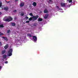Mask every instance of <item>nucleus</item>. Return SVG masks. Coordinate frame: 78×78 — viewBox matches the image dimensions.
<instances>
[{"instance_id":"nucleus-29","label":"nucleus","mask_w":78,"mask_h":78,"mask_svg":"<svg viewBox=\"0 0 78 78\" xmlns=\"http://www.w3.org/2000/svg\"><path fill=\"white\" fill-rule=\"evenodd\" d=\"M29 22H30V21H26V23H28Z\"/></svg>"},{"instance_id":"nucleus-15","label":"nucleus","mask_w":78,"mask_h":78,"mask_svg":"<svg viewBox=\"0 0 78 78\" xmlns=\"http://www.w3.org/2000/svg\"><path fill=\"white\" fill-rule=\"evenodd\" d=\"M12 26H16V23H12Z\"/></svg>"},{"instance_id":"nucleus-24","label":"nucleus","mask_w":78,"mask_h":78,"mask_svg":"<svg viewBox=\"0 0 78 78\" xmlns=\"http://www.w3.org/2000/svg\"><path fill=\"white\" fill-rule=\"evenodd\" d=\"M21 16H24V13L22 12L20 14Z\"/></svg>"},{"instance_id":"nucleus-38","label":"nucleus","mask_w":78,"mask_h":78,"mask_svg":"<svg viewBox=\"0 0 78 78\" xmlns=\"http://www.w3.org/2000/svg\"><path fill=\"white\" fill-rule=\"evenodd\" d=\"M7 3H9V2L8 1V2H7Z\"/></svg>"},{"instance_id":"nucleus-3","label":"nucleus","mask_w":78,"mask_h":78,"mask_svg":"<svg viewBox=\"0 0 78 78\" xmlns=\"http://www.w3.org/2000/svg\"><path fill=\"white\" fill-rule=\"evenodd\" d=\"M33 39L34 40V41L35 42L36 41H37V37L36 36H33Z\"/></svg>"},{"instance_id":"nucleus-4","label":"nucleus","mask_w":78,"mask_h":78,"mask_svg":"<svg viewBox=\"0 0 78 78\" xmlns=\"http://www.w3.org/2000/svg\"><path fill=\"white\" fill-rule=\"evenodd\" d=\"M61 5L62 7H65L66 6V4L64 3H61Z\"/></svg>"},{"instance_id":"nucleus-18","label":"nucleus","mask_w":78,"mask_h":78,"mask_svg":"<svg viewBox=\"0 0 78 78\" xmlns=\"http://www.w3.org/2000/svg\"><path fill=\"white\" fill-rule=\"evenodd\" d=\"M6 55H3V58H6Z\"/></svg>"},{"instance_id":"nucleus-23","label":"nucleus","mask_w":78,"mask_h":78,"mask_svg":"<svg viewBox=\"0 0 78 78\" xmlns=\"http://www.w3.org/2000/svg\"><path fill=\"white\" fill-rule=\"evenodd\" d=\"M0 28H3V27H4L3 25V24L0 25Z\"/></svg>"},{"instance_id":"nucleus-37","label":"nucleus","mask_w":78,"mask_h":78,"mask_svg":"<svg viewBox=\"0 0 78 78\" xmlns=\"http://www.w3.org/2000/svg\"><path fill=\"white\" fill-rule=\"evenodd\" d=\"M2 12H0V15H1V14H2Z\"/></svg>"},{"instance_id":"nucleus-27","label":"nucleus","mask_w":78,"mask_h":78,"mask_svg":"<svg viewBox=\"0 0 78 78\" xmlns=\"http://www.w3.org/2000/svg\"><path fill=\"white\" fill-rule=\"evenodd\" d=\"M33 26H34V27H36V26H37V24L35 23V24H34Z\"/></svg>"},{"instance_id":"nucleus-33","label":"nucleus","mask_w":78,"mask_h":78,"mask_svg":"<svg viewBox=\"0 0 78 78\" xmlns=\"http://www.w3.org/2000/svg\"><path fill=\"white\" fill-rule=\"evenodd\" d=\"M2 45V42H0V46H1Z\"/></svg>"},{"instance_id":"nucleus-16","label":"nucleus","mask_w":78,"mask_h":78,"mask_svg":"<svg viewBox=\"0 0 78 78\" xmlns=\"http://www.w3.org/2000/svg\"><path fill=\"white\" fill-rule=\"evenodd\" d=\"M27 36H28L29 37H31V35L30 34L28 33L27 34Z\"/></svg>"},{"instance_id":"nucleus-28","label":"nucleus","mask_w":78,"mask_h":78,"mask_svg":"<svg viewBox=\"0 0 78 78\" xmlns=\"http://www.w3.org/2000/svg\"><path fill=\"white\" fill-rule=\"evenodd\" d=\"M13 12H17V10H14V11H13Z\"/></svg>"},{"instance_id":"nucleus-7","label":"nucleus","mask_w":78,"mask_h":78,"mask_svg":"<svg viewBox=\"0 0 78 78\" xmlns=\"http://www.w3.org/2000/svg\"><path fill=\"white\" fill-rule=\"evenodd\" d=\"M48 16V14H46L44 16V19H47Z\"/></svg>"},{"instance_id":"nucleus-35","label":"nucleus","mask_w":78,"mask_h":78,"mask_svg":"<svg viewBox=\"0 0 78 78\" xmlns=\"http://www.w3.org/2000/svg\"><path fill=\"white\" fill-rule=\"evenodd\" d=\"M49 2H52L51 0H49Z\"/></svg>"},{"instance_id":"nucleus-8","label":"nucleus","mask_w":78,"mask_h":78,"mask_svg":"<svg viewBox=\"0 0 78 78\" xmlns=\"http://www.w3.org/2000/svg\"><path fill=\"white\" fill-rule=\"evenodd\" d=\"M4 9L5 11H8V7H5L4 8Z\"/></svg>"},{"instance_id":"nucleus-14","label":"nucleus","mask_w":78,"mask_h":78,"mask_svg":"<svg viewBox=\"0 0 78 78\" xmlns=\"http://www.w3.org/2000/svg\"><path fill=\"white\" fill-rule=\"evenodd\" d=\"M8 19L9 20H10V21L12 20V18L10 16L9 17Z\"/></svg>"},{"instance_id":"nucleus-34","label":"nucleus","mask_w":78,"mask_h":78,"mask_svg":"<svg viewBox=\"0 0 78 78\" xmlns=\"http://www.w3.org/2000/svg\"><path fill=\"white\" fill-rule=\"evenodd\" d=\"M2 67L1 66H0V69H2Z\"/></svg>"},{"instance_id":"nucleus-13","label":"nucleus","mask_w":78,"mask_h":78,"mask_svg":"<svg viewBox=\"0 0 78 78\" xmlns=\"http://www.w3.org/2000/svg\"><path fill=\"white\" fill-rule=\"evenodd\" d=\"M5 52H6V50H4L2 51V55H3V54H5Z\"/></svg>"},{"instance_id":"nucleus-32","label":"nucleus","mask_w":78,"mask_h":78,"mask_svg":"<svg viewBox=\"0 0 78 78\" xmlns=\"http://www.w3.org/2000/svg\"><path fill=\"white\" fill-rule=\"evenodd\" d=\"M19 2V0H15V2Z\"/></svg>"},{"instance_id":"nucleus-12","label":"nucleus","mask_w":78,"mask_h":78,"mask_svg":"<svg viewBox=\"0 0 78 78\" xmlns=\"http://www.w3.org/2000/svg\"><path fill=\"white\" fill-rule=\"evenodd\" d=\"M2 38L4 39H5V41H8V38L6 37H2Z\"/></svg>"},{"instance_id":"nucleus-21","label":"nucleus","mask_w":78,"mask_h":78,"mask_svg":"<svg viewBox=\"0 0 78 78\" xmlns=\"http://www.w3.org/2000/svg\"><path fill=\"white\" fill-rule=\"evenodd\" d=\"M10 32H11V30H9L7 31V33H10Z\"/></svg>"},{"instance_id":"nucleus-9","label":"nucleus","mask_w":78,"mask_h":78,"mask_svg":"<svg viewBox=\"0 0 78 78\" xmlns=\"http://www.w3.org/2000/svg\"><path fill=\"white\" fill-rule=\"evenodd\" d=\"M48 11L47 9H45L44 11V13H48Z\"/></svg>"},{"instance_id":"nucleus-1","label":"nucleus","mask_w":78,"mask_h":78,"mask_svg":"<svg viewBox=\"0 0 78 78\" xmlns=\"http://www.w3.org/2000/svg\"><path fill=\"white\" fill-rule=\"evenodd\" d=\"M8 53H9V56H11L12 55V49H10L8 51Z\"/></svg>"},{"instance_id":"nucleus-26","label":"nucleus","mask_w":78,"mask_h":78,"mask_svg":"<svg viewBox=\"0 0 78 78\" xmlns=\"http://www.w3.org/2000/svg\"><path fill=\"white\" fill-rule=\"evenodd\" d=\"M30 16H33V14L32 13H30V14H29Z\"/></svg>"},{"instance_id":"nucleus-17","label":"nucleus","mask_w":78,"mask_h":78,"mask_svg":"<svg viewBox=\"0 0 78 78\" xmlns=\"http://www.w3.org/2000/svg\"><path fill=\"white\" fill-rule=\"evenodd\" d=\"M8 45H6L4 47V48H5V49H7V48H8Z\"/></svg>"},{"instance_id":"nucleus-30","label":"nucleus","mask_w":78,"mask_h":78,"mask_svg":"<svg viewBox=\"0 0 78 78\" xmlns=\"http://www.w3.org/2000/svg\"><path fill=\"white\" fill-rule=\"evenodd\" d=\"M25 19H28V16H26L25 18Z\"/></svg>"},{"instance_id":"nucleus-25","label":"nucleus","mask_w":78,"mask_h":78,"mask_svg":"<svg viewBox=\"0 0 78 78\" xmlns=\"http://www.w3.org/2000/svg\"><path fill=\"white\" fill-rule=\"evenodd\" d=\"M2 35H3V34L1 32H0V36H2Z\"/></svg>"},{"instance_id":"nucleus-20","label":"nucleus","mask_w":78,"mask_h":78,"mask_svg":"<svg viewBox=\"0 0 78 78\" xmlns=\"http://www.w3.org/2000/svg\"><path fill=\"white\" fill-rule=\"evenodd\" d=\"M67 1H69V3H72V0H67Z\"/></svg>"},{"instance_id":"nucleus-6","label":"nucleus","mask_w":78,"mask_h":78,"mask_svg":"<svg viewBox=\"0 0 78 78\" xmlns=\"http://www.w3.org/2000/svg\"><path fill=\"white\" fill-rule=\"evenodd\" d=\"M24 6V3L23 2H21L20 4V7H22Z\"/></svg>"},{"instance_id":"nucleus-36","label":"nucleus","mask_w":78,"mask_h":78,"mask_svg":"<svg viewBox=\"0 0 78 78\" xmlns=\"http://www.w3.org/2000/svg\"><path fill=\"white\" fill-rule=\"evenodd\" d=\"M56 8H59V6H56Z\"/></svg>"},{"instance_id":"nucleus-19","label":"nucleus","mask_w":78,"mask_h":78,"mask_svg":"<svg viewBox=\"0 0 78 78\" xmlns=\"http://www.w3.org/2000/svg\"><path fill=\"white\" fill-rule=\"evenodd\" d=\"M29 20L30 21H31L32 20H33V18L30 17L29 19Z\"/></svg>"},{"instance_id":"nucleus-10","label":"nucleus","mask_w":78,"mask_h":78,"mask_svg":"<svg viewBox=\"0 0 78 78\" xmlns=\"http://www.w3.org/2000/svg\"><path fill=\"white\" fill-rule=\"evenodd\" d=\"M43 20V19L42 18H39L38 19V21L39 22H41V21H42Z\"/></svg>"},{"instance_id":"nucleus-2","label":"nucleus","mask_w":78,"mask_h":78,"mask_svg":"<svg viewBox=\"0 0 78 78\" xmlns=\"http://www.w3.org/2000/svg\"><path fill=\"white\" fill-rule=\"evenodd\" d=\"M39 17V16L37 15L36 16H32L33 21H35Z\"/></svg>"},{"instance_id":"nucleus-11","label":"nucleus","mask_w":78,"mask_h":78,"mask_svg":"<svg viewBox=\"0 0 78 78\" xmlns=\"http://www.w3.org/2000/svg\"><path fill=\"white\" fill-rule=\"evenodd\" d=\"M10 20H9L8 19H7L4 20V21L5 22H9L10 21Z\"/></svg>"},{"instance_id":"nucleus-5","label":"nucleus","mask_w":78,"mask_h":78,"mask_svg":"<svg viewBox=\"0 0 78 78\" xmlns=\"http://www.w3.org/2000/svg\"><path fill=\"white\" fill-rule=\"evenodd\" d=\"M32 5H33L35 7V6H36V5H37V4L36 3V2H34L32 4Z\"/></svg>"},{"instance_id":"nucleus-22","label":"nucleus","mask_w":78,"mask_h":78,"mask_svg":"<svg viewBox=\"0 0 78 78\" xmlns=\"http://www.w3.org/2000/svg\"><path fill=\"white\" fill-rule=\"evenodd\" d=\"M2 6V2L0 1V8Z\"/></svg>"},{"instance_id":"nucleus-31","label":"nucleus","mask_w":78,"mask_h":78,"mask_svg":"<svg viewBox=\"0 0 78 78\" xmlns=\"http://www.w3.org/2000/svg\"><path fill=\"white\" fill-rule=\"evenodd\" d=\"M8 61L5 62V64H8Z\"/></svg>"}]
</instances>
